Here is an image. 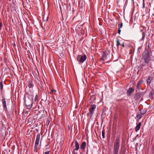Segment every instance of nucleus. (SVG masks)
Listing matches in <instances>:
<instances>
[{"mask_svg":"<svg viewBox=\"0 0 154 154\" xmlns=\"http://www.w3.org/2000/svg\"><path fill=\"white\" fill-rule=\"evenodd\" d=\"M63 140H62L61 141H60L59 144L60 145V147L63 145Z\"/></svg>","mask_w":154,"mask_h":154,"instance_id":"32","label":"nucleus"},{"mask_svg":"<svg viewBox=\"0 0 154 154\" xmlns=\"http://www.w3.org/2000/svg\"><path fill=\"white\" fill-rule=\"evenodd\" d=\"M149 97H151L152 98H153V93L152 91H150L149 93Z\"/></svg>","mask_w":154,"mask_h":154,"instance_id":"29","label":"nucleus"},{"mask_svg":"<svg viewBox=\"0 0 154 154\" xmlns=\"http://www.w3.org/2000/svg\"><path fill=\"white\" fill-rule=\"evenodd\" d=\"M122 26H123V23H121L120 24V27H119V28H121L122 27Z\"/></svg>","mask_w":154,"mask_h":154,"instance_id":"35","label":"nucleus"},{"mask_svg":"<svg viewBox=\"0 0 154 154\" xmlns=\"http://www.w3.org/2000/svg\"><path fill=\"white\" fill-rule=\"evenodd\" d=\"M142 94V93H137L136 94L135 96V98L136 100H138L141 97V95Z\"/></svg>","mask_w":154,"mask_h":154,"instance_id":"18","label":"nucleus"},{"mask_svg":"<svg viewBox=\"0 0 154 154\" xmlns=\"http://www.w3.org/2000/svg\"><path fill=\"white\" fill-rule=\"evenodd\" d=\"M134 89L132 88V87H130L129 89L126 92V93L127 95L128 96H130L131 95V94L134 91Z\"/></svg>","mask_w":154,"mask_h":154,"instance_id":"12","label":"nucleus"},{"mask_svg":"<svg viewBox=\"0 0 154 154\" xmlns=\"http://www.w3.org/2000/svg\"><path fill=\"white\" fill-rule=\"evenodd\" d=\"M50 151H48L47 152H46L45 153V154H49V152Z\"/></svg>","mask_w":154,"mask_h":154,"instance_id":"34","label":"nucleus"},{"mask_svg":"<svg viewBox=\"0 0 154 154\" xmlns=\"http://www.w3.org/2000/svg\"><path fill=\"white\" fill-rule=\"evenodd\" d=\"M102 136L103 138H105V136L104 130H103L102 131Z\"/></svg>","mask_w":154,"mask_h":154,"instance_id":"28","label":"nucleus"},{"mask_svg":"<svg viewBox=\"0 0 154 154\" xmlns=\"http://www.w3.org/2000/svg\"><path fill=\"white\" fill-rule=\"evenodd\" d=\"M150 54H149L146 52V51H143L142 54V59L144 60L145 63L144 64H143V66L145 65L146 64H148L149 62L151 61V57L150 56Z\"/></svg>","mask_w":154,"mask_h":154,"instance_id":"3","label":"nucleus"},{"mask_svg":"<svg viewBox=\"0 0 154 154\" xmlns=\"http://www.w3.org/2000/svg\"><path fill=\"white\" fill-rule=\"evenodd\" d=\"M112 58V54L108 51H105L103 53L101 60L104 62V63H107L111 61Z\"/></svg>","mask_w":154,"mask_h":154,"instance_id":"1","label":"nucleus"},{"mask_svg":"<svg viewBox=\"0 0 154 154\" xmlns=\"http://www.w3.org/2000/svg\"><path fill=\"white\" fill-rule=\"evenodd\" d=\"M121 32V30L120 29V28H119L118 29V33H119V35L120 34Z\"/></svg>","mask_w":154,"mask_h":154,"instance_id":"33","label":"nucleus"},{"mask_svg":"<svg viewBox=\"0 0 154 154\" xmlns=\"http://www.w3.org/2000/svg\"><path fill=\"white\" fill-rule=\"evenodd\" d=\"M76 58L77 60L79 62V64H82L87 59V56L85 54L82 56L78 55L77 56Z\"/></svg>","mask_w":154,"mask_h":154,"instance_id":"5","label":"nucleus"},{"mask_svg":"<svg viewBox=\"0 0 154 154\" xmlns=\"http://www.w3.org/2000/svg\"><path fill=\"white\" fill-rule=\"evenodd\" d=\"M38 96L37 95H36L35 97V102L37 100H38Z\"/></svg>","mask_w":154,"mask_h":154,"instance_id":"30","label":"nucleus"},{"mask_svg":"<svg viewBox=\"0 0 154 154\" xmlns=\"http://www.w3.org/2000/svg\"><path fill=\"white\" fill-rule=\"evenodd\" d=\"M0 86L2 89L3 88V82H1L0 83Z\"/></svg>","mask_w":154,"mask_h":154,"instance_id":"31","label":"nucleus"},{"mask_svg":"<svg viewBox=\"0 0 154 154\" xmlns=\"http://www.w3.org/2000/svg\"><path fill=\"white\" fill-rule=\"evenodd\" d=\"M96 107L97 106L95 104H91L90 105V107L89 109V110L90 114V119L92 117Z\"/></svg>","mask_w":154,"mask_h":154,"instance_id":"7","label":"nucleus"},{"mask_svg":"<svg viewBox=\"0 0 154 154\" xmlns=\"http://www.w3.org/2000/svg\"><path fill=\"white\" fill-rule=\"evenodd\" d=\"M122 46L123 47V48H124L125 47V46L124 45V43H123L122 44Z\"/></svg>","mask_w":154,"mask_h":154,"instance_id":"37","label":"nucleus"},{"mask_svg":"<svg viewBox=\"0 0 154 154\" xmlns=\"http://www.w3.org/2000/svg\"><path fill=\"white\" fill-rule=\"evenodd\" d=\"M35 81L38 86L41 88H42L43 85L42 83V82L39 77H37L35 78Z\"/></svg>","mask_w":154,"mask_h":154,"instance_id":"9","label":"nucleus"},{"mask_svg":"<svg viewBox=\"0 0 154 154\" xmlns=\"http://www.w3.org/2000/svg\"><path fill=\"white\" fill-rule=\"evenodd\" d=\"M33 96L30 94L28 95L27 98H25V104L28 109H30L32 107L33 103Z\"/></svg>","mask_w":154,"mask_h":154,"instance_id":"2","label":"nucleus"},{"mask_svg":"<svg viewBox=\"0 0 154 154\" xmlns=\"http://www.w3.org/2000/svg\"><path fill=\"white\" fill-rule=\"evenodd\" d=\"M56 91L55 90H52L51 92L49 93L50 94H56Z\"/></svg>","mask_w":154,"mask_h":154,"instance_id":"21","label":"nucleus"},{"mask_svg":"<svg viewBox=\"0 0 154 154\" xmlns=\"http://www.w3.org/2000/svg\"><path fill=\"white\" fill-rule=\"evenodd\" d=\"M141 125V123L140 122L135 127V131L137 132L138 131L140 127V126Z\"/></svg>","mask_w":154,"mask_h":154,"instance_id":"20","label":"nucleus"},{"mask_svg":"<svg viewBox=\"0 0 154 154\" xmlns=\"http://www.w3.org/2000/svg\"><path fill=\"white\" fill-rule=\"evenodd\" d=\"M116 42H117L116 46H117V47L118 48V47L119 46V45H120L119 39H118L117 40Z\"/></svg>","mask_w":154,"mask_h":154,"instance_id":"26","label":"nucleus"},{"mask_svg":"<svg viewBox=\"0 0 154 154\" xmlns=\"http://www.w3.org/2000/svg\"><path fill=\"white\" fill-rule=\"evenodd\" d=\"M124 0H118L117 1V4L119 6V7H121L122 6V5L124 4Z\"/></svg>","mask_w":154,"mask_h":154,"instance_id":"15","label":"nucleus"},{"mask_svg":"<svg viewBox=\"0 0 154 154\" xmlns=\"http://www.w3.org/2000/svg\"><path fill=\"white\" fill-rule=\"evenodd\" d=\"M75 146H73V151L72 153L73 154H78L77 152H75V151H77L79 149V145L77 140H75Z\"/></svg>","mask_w":154,"mask_h":154,"instance_id":"8","label":"nucleus"},{"mask_svg":"<svg viewBox=\"0 0 154 154\" xmlns=\"http://www.w3.org/2000/svg\"><path fill=\"white\" fill-rule=\"evenodd\" d=\"M143 6L144 7V0H143Z\"/></svg>","mask_w":154,"mask_h":154,"instance_id":"39","label":"nucleus"},{"mask_svg":"<svg viewBox=\"0 0 154 154\" xmlns=\"http://www.w3.org/2000/svg\"><path fill=\"white\" fill-rule=\"evenodd\" d=\"M67 11H70L71 10V6L69 5H67Z\"/></svg>","mask_w":154,"mask_h":154,"instance_id":"25","label":"nucleus"},{"mask_svg":"<svg viewBox=\"0 0 154 154\" xmlns=\"http://www.w3.org/2000/svg\"><path fill=\"white\" fill-rule=\"evenodd\" d=\"M40 140V135L38 133L36 136V137L35 142V145L34 147V151L37 152V149L38 148V144H39V141Z\"/></svg>","mask_w":154,"mask_h":154,"instance_id":"6","label":"nucleus"},{"mask_svg":"<svg viewBox=\"0 0 154 154\" xmlns=\"http://www.w3.org/2000/svg\"><path fill=\"white\" fill-rule=\"evenodd\" d=\"M106 110V107H104L102 111V115H103L104 113H105Z\"/></svg>","mask_w":154,"mask_h":154,"instance_id":"24","label":"nucleus"},{"mask_svg":"<svg viewBox=\"0 0 154 154\" xmlns=\"http://www.w3.org/2000/svg\"><path fill=\"white\" fill-rule=\"evenodd\" d=\"M145 34H146V33L144 32H143L142 33V38H141V40H144V39L145 37Z\"/></svg>","mask_w":154,"mask_h":154,"instance_id":"23","label":"nucleus"},{"mask_svg":"<svg viewBox=\"0 0 154 154\" xmlns=\"http://www.w3.org/2000/svg\"><path fill=\"white\" fill-rule=\"evenodd\" d=\"M48 17L47 18V19L46 20H44L45 21H48Z\"/></svg>","mask_w":154,"mask_h":154,"instance_id":"38","label":"nucleus"},{"mask_svg":"<svg viewBox=\"0 0 154 154\" xmlns=\"http://www.w3.org/2000/svg\"><path fill=\"white\" fill-rule=\"evenodd\" d=\"M28 86L29 88H33L34 87V84L32 79H30L28 82Z\"/></svg>","mask_w":154,"mask_h":154,"instance_id":"11","label":"nucleus"},{"mask_svg":"<svg viewBox=\"0 0 154 154\" xmlns=\"http://www.w3.org/2000/svg\"><path fill=\"white\" fill-rule=\"evenodd\" d=\"M96 97L95 95H93L91 96L89 99L88 100V102L91 104L95 103Z\"/></svg>","mask_w":154,"mask_h":154,"instance_id":"10","label":"nucleus"},{"mask_svg":"<svg viewBox=\"0 0 154 154\" xmlns=\"http://www.w3.org/2000/svg\"><path fill=\"white\" fill-rule=\"evenodd\" d=\"M86 146V143L85 142H84L82 143L80 146V148L82 149L83 152H84L85 147Z\"/></svg>","mask_w":154,"mask_h":154,"instance_id":"13","label":"nucleus"},{"mask_svg":"<svg viewBox=\"0 0 154 154\" xmlns=\"http://www.w3.org/2000/svg\"><path fill=\"white\" fill-rule=\"evenodd\" d=\"M152 79V77L151 76H149L148 78L146 79V82L147 85H149L151 82Z\"/></svg>","mask_w":154,"mask_h":154,"instance_id":"17","label":"nucleus"},{"mask_svg":"<svg viewBox=\"0 0 154 154\" xmlns=\"http://www.w3.org/2000/svg\"><path fill=\"white\" fill-rule=\"evenodd\" d=\"M88 115L89 116V117L90 116V113H89V112H88L87 114V116H88Z\"/></svg>","mask_w":154,"mask_h":154,"instance_id":"36","label":"nucleus"},{"mask_svg":"<svg viewBox=\"0 0 154 154\" xmlns=\"http://www.w3.org/2000/svg\"><path fill=\"white\" fill-rule=\"evenodd\" d=\"M2 103L4 108L5 109V111L7 110V109L6 106L5 100V98L3 99H2Z\"/></svg>","mask_w":154,"mask_h":154,"instance_id":"14","label":"nucleus"},{"mask_svg":"<svg viewBox=\"0 0 154 154\" xmlns=\"http://www.w3.org/2000/svg\"><path fill=\"white\" fill-rule=\"evenodd\" d=\"M143 82L142 81H140L137 84L136 86L138 90H139L141 88L140 85Z\"/></svg>","mask_w":154,"mask_h":154,"instance_id":"16","label":"nucleus"},{"mask_svg":"<svg viewBox=\"0 0 154 154\" xmlns=\"http://www.w3.org/2000/svg\"><path fill=\"white\" fill-rule=\"evenodd\" d=\"M137 117L138 119H139L142 117V116L140 114H137Z\"/></svg>","mask_w":154,"mask_h":154,"instance_id":"27","label":"nucleus"},{"mask_svg":"<svg viewBox=\"0 0 154 154\" xmlns=\"http://www.w3.org/2000/svg\"><path fill=\"white\" fill-rule=\"evenodd\" d=\"M145 51H146V52H147V53H148L149 54H150L151 53V49L150 47L149 46V44L147 46V50H145Z\"/></svg>","mask_w":154,"mask_h":154,"instance_id":"19","label":"nucleus"},{"mask_svg":"<svg viewBox=\"0 0 154 154\" xmlns=\"http://www.w3.org/2000/svg\"><path fill=\"white\" fill-rule=\"evenodd\" d=\"M146 112V110H145L144 109L141 110H140V113L141 114L143 115H144Z\"/></svg>","mask_w":154,"mask_h":154,"instance_id":"22","label":"nucleus"},{"mask_svg":"<svg viewBox=\"0 0 154 154\" xmlns=\"http://www.w3.org/2000/svg\"><path fill=\"white\" fill-rule=\"evenodd\" d=\"M119 147V140L117 138L116 143H114L113 148L114 154H118Z\"/></svg>","mask_w":154,"mask_h":154,"instance_id":"4","label":"nucleus"}]
</instances>
